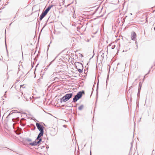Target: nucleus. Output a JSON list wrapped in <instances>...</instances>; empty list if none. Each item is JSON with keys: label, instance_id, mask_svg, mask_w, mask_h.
Wrapping results in <instances>:
<instances>
[{"label": "nucleus", "instance_id": "f257e3e1", "mask_svg": "<svg viewBox=\"0 0 155 155\" xmlns=\"http://www.w3.org/2000/svg\"><path fill=\"white\" fill-rule=\"evenodd\" d=\"M84 94V91L78 92L73 98V102L74 103L76 102L82 97L83 94Z\"/></svg>", "mask_w": 155, "mask_h": 155}, {"label": "nucleus", "instance_id": "f03ea898", "mask_svg": "<svg viewBox=\"0 0 155 155\" xmlns=\"http://www.w3.org/2000/svg\"><path fill=\"white\" fill-rule=\"evenodd\" d=\"M73 94L68 93L64 96L61 99L60 102H65L70 99L72 96Z\"/></svg>", "mask_w": 155, "mask_h": 155}, {"label": "nucleus", "instance_id": "7ed1b4c3", "mask_svg": "<svg viewBox=\"0 0 155 155\" xmlns=\"http://www.w3.org/2000/svg\"><path fill=\"white\" fill-rule=\"evenodd\" d=\"M36 125L38 129L40 132H44V127L43 126L38 123H36Z\"/></svg>", "mask_w": 155, "mask_h": 155}, {"label": "nucleus", "instance_id": "20e7f679", "mask_svg": "<svg viewBox=\"0 0 155 155\" xmlns=\"http://www.w3.org/2000/svg\"><path fill=\"white\" fill-rule=\"evenodd\" d=\"M77 66L79 68H82L83 69V66L82 63L79 62H76L75 63V68H77Z\"/></svg>", "mask_w": 155, "mask_h": 155}, {"label": "nucleus", "instance_id": "39448f33", "mask_svg": "<svg viewBox=\"0 0 155 155\" xmlns=\"http://www.w3.org/2000/svg\"><path fill=\"white\" fill-rule=\"evenodd\" d=\"M131 39L132 40L135 41L136 37V34L135 32L133 31L131 33Z\"/></svg>", "mask_w": 155, "mask_h": 155}, {"label": "nucleus", "instance_id": "423d86ee", "mask_svg": "<svg viewBox=\"0 0 155 155\" xmlns=\"http://www.w3.org/2000/svg\"><path fill=\"white\" fill-rule=\"evenodd\" d=\"M38 143L37 141L35 140L32 143H29V145L31 146H35L37 145Z\"/></svg>", "mask_w": 155, "mask_h": 155}, {"label": "nucleus", "instance_id": "0eeeda50", "mask_svg": "<svg viewBox=\"0 0 155 155\" xmlns=\"http://www.w3.org/2000/svg\"><path fill=\"white\" fill-rule=\"evenodd\" d=\"M43 134L44 132H40L39 134H38V137H37L36 139V140H38V139L39 138H40L41 137L43 136Z\"/></svg>", "mask_w": 155, "mask_h": 155}, {"label": "nucleus", "instance_id": "6e6552de", "mask_svg": "<svg viewBox=\"0 0 155 155\" xmlns=\"http://www.w3.org/2000/svg\"><path fill=\"white\" fill-rule=\"evenodd\" d=\"M142 85L140 84H140L139 85V88L138 91V94H139L140 93V90L141 88Z\"/></svg>", "mask_w": 155, "mask_h": 155}, {"label": "nucleus", "instance_id": "1a4fd4ad", "mask_svg": "<svg viewBox=\"0 0 155 155\" xmlns=\"http://www.w3.org/2000/svg\"><path fill=\"white\" fill-rule=\"evenodd\" d=\"M20 113V112H19L18 110H15V112H13L12 113L9 114H8V116H7V118L8 117H9V116L10 115L13 114V113Z\"/></svg>", "mask_w": 155, "mask_h": 155}, {"label": "nucleus", "instance_id": "9d476101", "mask_svg": "<svg viewBox=\"0 0 155 155\" xmlns=\"http://www.w3.org/2000/svg\"><path fill=\"white\" fill-rule=\"evenodd\" d=\"M19 120V118L17 117L15 118H12V120L13 122H17Z\"/></svg>", "mask_w": 155, "mask_h": 155}, {"label": "nucleus", "instance_id": "9b49d317", "mask_svg": "<svg viewBox=\"0 0 155 155\" xmlns=\"http://www.w3.org/2000/svg\"><path fill=\"white\" fill-rule=\"evenodd\" d=\"M45 16L44 14L42 13L40 17L39 18V20H41Z\"/></svg>", "mask_w": 155, "mask_h": 155}, {"label": "nucleus", "instance_id": "f8f14e48", "mask_svg": "<svg viewBox=\"0 0 155 155\" xmlns=\"http://www.w3.org/2000/svg\"><path fill=\"white\" fill-rule=\"evenodd\" d=\"M84 107V105L81 104L78 107V109L80 110H81L83 109Z\"/></svg>", "mask_w": 155, "mask_h": 155}, {"label": "nucleus", "instance_id": "ddd939ff", "mask_svg": "<svg viewBox=\"0 0 155 155\" xmlns=\"http://www.w3.org/2000/svg\"><path fill=\"white\" fill-rule=\"evenodd\" d=\"M54 6L53 5H49L47 8L46 9L48 11H49L50 10V9H51V8L53 7Z\"/></svg>", "mask_w": 155, "mask_h": 155}, {"label": "nucleus", "instance_id": "4468645a", "mask_svg": "<svg viewBox=\"0 0 155 155\" xmlns=\"http://www.w3.org/2000/svg\"><path fill=\"white\" fill-rule=\"evenodd\" d=\"M31 126L32 127V128L31 129V130H35V129L36 128V127L35 126V125H34L33 124H31Z\"/></svg>", "mask_w": 155, "mask_h": 155}, {"label": "nucleus", "instance_id": "2eb2a0df", "mask_svg": "<svg viewBox=\"0 0 155 155\" xmlns=\"http://www.w3.org/2000/svg\"><path fill=\"white\" fill-rule=\"evenodd\" d=\"M49 11L46 9H45L44 12H43L42 13L44 14L45 16L47 15Z\"/></svg>", "mask_w": 155, "mask_h": 155}, {"label": "nucleus", "instance_id": "dca6fc26", "mask_svg": "<svg viewBox=\"0 0 155 155\" xmlns=\"http://www.w3.org/2000/svg\"><path fill=\"white\" fill-rule=\"evenodd\" d=\"M49 11L46 9H45L44 12H43L42 13L44 14L45 16L47 15Z\"/></svg>", "mask_w": 155, "mask_h": 155}, {"label": "nucleus", "instance_id": "f3484780", "mask_svg": "<svg viewBox=\"0 0 155 155\" xmlns=\"http://www.w3.org/2000/svg\"><path fill=\"white\" fill-rule=\"evenodd\" d=\"M49 11L46 9H45L44 12H43L42 13L44 14L45 16L47 15Z\"/></svg>", "mask_w": 155, "mask_h": 155}, {"label": "nucleus", "instance_id": "a211bd4d", "mask_svg": "<svg viewBox=\"0 0 155 155\" xmlns=\"http://www.w3.org/2000/svg\"><path fill=\"white\" fill-rule=\"evenodd\" d=\"M76 69H78V71L80 73H81L83 72V69H81L80 68H76Z\"/></svg>", "mask_w": 155, "mask_h": 155}, {"label": "nucleus", "instance_id": "6ab92c4d", "mask_svg": "<svg viewBox=\"0 0 155 155\" xmlns=\"http://www.w3.org/2000/svg\"><path fill=\"white\" fill-rule=\"evenodd\" d=\"M42 139L41 138H40L38 139V140H37L38 143L39 144L42 141Z\"/></svg>", "mask_w": 155, "mask_h": 155}, {"label": "nucleus", "instance_id": "aec40b11", "mask_svg": "<svg viewBox=\"0 0 155 155\" xmlns=\"http://www.w3.org/2000/svg\"><path fill=\"white\" fill-rule=\"evenodd\" d=\"M24 97L25 98V100H26V101H28V100L29 99H31V97H28V98H27V97H25V94H24Z\"/></svg>", "mask_w": 155, "mask_h": 155}, {"label": "nucleus", "instance_id": "412c9836", "mask_svg": "<svg viewBox=\"0 0 155 155\" xmlns=\"http://www.w3.org/2000/svg\"><path fill=\"white\" fill-rule=\"evenodd\" d=\"M25 140L26 141H28V142H30V141H31V139L29 138H26Z\"/></svg>", "mask_w": 155, "mask_h": 155}, {"label": "nucleus", "instance_id": "4be33fe9", "mask_svg": "<svg viewBox=\"0 0 155 155\" xmlns=\"http://www.w3.org/2000/svg\"><path fill=\"white\" fill-rule=\"evenodd\" d=\"M98 83H97V90L98 89Z\"/></svg>", "mask_w": 155, "mask_h": 155}, {"label": "nucleus", "instance_id": "5701e85b", "mask_svg": "<svg viewBox=\"0 0 155 155\" xmlns=\"http://www.w3.org/2000/svg\"><path fill=\"white\" fill-rule=\"evenodd\" d=\"M2 56H1L0 57V60H2Z\"/></svg>", "mask_w": 155, "mask_h": 155}, {"label": "nucleus", "instance_id": "b1692460", "mask_svg": "<svg viewBox=\"0 0 155 155\" xmlns=\"http://www.w3.org/2000/svg\"><path fill=\"white\" fill-rule=\"evenodd\" d=\"M135 42V43H136V45H137V41H136Z\"/></svg>", "mask_w": 155, "mask_h": 155}, {"label": "nucleus", "instance_id": "393cba45", "mask_svg": "<svg viewBox=\"0 0 155 155\" xmlns=\"http://www.w3.org/2000/svg\"><path fill=\"white\" fill-rule=\"evenodd\" d=\"M24 86V85H21L20 86V88L21 87H23V86Z\"/></svg>", "mask_w": 155, "mask_h": 155}, {"label": "nucleus", "instance_id": "a878e982", "mask_svg": "<svg viewBox=\"0 0 155 155\" xmlns=\"http://www.w3.org/2000/svg\"><path fill=\"white\" fill-rule=\"evenodd\" d=\"M80 55H81V57H83V54H80Z\"/></svg>", "mask_w": 155, "mask_h": 155}, {"label": "nucleus", "instance_id": "bb28decb", "mask_svg": "<svg viewBox=\"0 0 155 155\" xmlns=\"http://www.w3.org/2000/svg\"><path fill=\"white\" fill-rule=\"evenodd\" d=\"M46 25V24H45V25H44V27H43V28H44Z\"/></svg>", "mask_w": 155, "mask_h": 155}, {"label": "nucleus", "instance_id": "cd10ccee", "mask_svg": "<svg viewBox=\"0 0 155 155\" xmlns=\"http://www.w3.org/2000/svg\"><path fill=\"white\" fill-rule=\"evenodd\" d=\"M63 126L65 127H66V125H64Z\"/></svg>", "mask_w": 155, "mask_h": 155}, {"label": "nucleus", "instance_id": "c85d7f7f", "mask_svg": "<svg viewBox=\"0 0 155 155\" xmlns=\"http://www.w3.org/2000/svg\"><path fill=\"white\" fill-rule=\"evenodd\" d=\"M146 21H147V18H146Z\"/></svg>", "mask_w": 155, "mask_h": 155}, {"label": "nucleus", "instance_id": "c756f323", "mask_svg": "<svg viewBox=\"0 0 155 155\" xmlns=\"http://www.w3.org/2000/svg\"><path fill=\"white\" fill-rule=\"evenodd\" d=\"M126 51V50H125V51H124H124H123V52H124V51Z\"/></svg>", "mask_w": 155, "mask_h": 155}, {"label": "nucleus", "instance_id": "7c9ffc66", "mask_svg": "<svg viewBox=\"0 0 155 155\" xmlns=\"http://www.w3.org/2000/svg\"><path fill=\"white\" fill-rule=\"evenodd\" d=\"M50 65H48V66H47V67L48 68L49 66Z\"/></svg>", "mask_w": 155, "mask_h": 155}, {"label": "nucleus", "instance_id": "2f4dec72", "mask_svg": "<svg viewBox=\"0 0 155 155\" xmlns=\"http://www.w3.org/2000/svg\"><path fill=\"white\" fill-rule=\"evenodd\" d=\"M49 45H48V46H49Z\"/></svg>", "mask_w": 155, "mask_h": 155}, {"label": "nucleus", "instance_id": "473e14b6", "mask_svg": "<svg viewBox=\"0 0 155 155\" xmlns=\"http://www.w3.org/2000/svg\"><path fill=\"white\" fill-rule=\"evenodd\" d=\"M46 148H49V147H46Z\"/></svg>", "mask_w": 155, "mask_h": 155}, {"label": "nucleus", "instance_id": "72a5a7b5", "mask_svg": "<svg viewBox=\"0 0 155 155\" xmlns=\"http://www.w3.org/2000/svg\"><path fill=\"white\" fill-rule=\"evenodd\" d=\"M5 45H6V43H5ZM7 45H6V47Z\"/></svg>", "mask_w": 155, "mask_h": 155}, {"label": "nucleus", "instance_id": "f704fd0d", "mask_svg": "<svg viewBox=\"0 0 155 155\" xmlns=\"http://www.w3.org/2000/svg\"><path fill=\"white\" fill-rule=\"evenodd\" d=\"M90 153H91V151H90Z\"/></svg>", "mask_w": 155, "mask_h": 155}, {"label": "nucleus", "instance_id": "c9c22d12", "mask_svg": "<svg viewBox=\"0 0 155 155\" xmlns=\"http://www.w3.org/2000/svg\"><path fill=\"white\" fill-rule=\"evenodd\" d=\"M14 124H13V126H14Z\"/></svg>", "mask_w": 155, "mask_h": 155}]
</instances>
